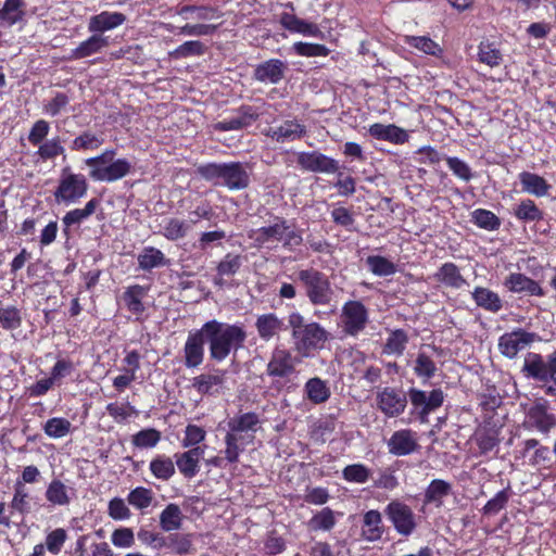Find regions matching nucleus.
Segmentation results:
<instances>
[{"label":"nucleus","mask_w":556,"mask_h":556,"mask_svg":"<svg viewBox=\"0 0 556 556\" xmlns=\"http://www.w3.org/2000/svg\"><path fill=\"white\" fill-rule=\"evenodd\" d=\"M203 333L208 344L210 359L224 362L232 352L243 348L247 332L242 325L212 319L203 324Z\"/></svg>","instance_id":"1"},{"label":"nucleus","mask_w":556,"mask_h":556,"mask_svg":"<svg viewBox=\"0 0 556 556\" xmlns=\"http://www.w3.org/2000/svg\"><path fill=\"white\" fill-rule=\"evenodd\" d=\"M294 349L302 355L321 350L330 338V333L318 323H306L299 312H292L288 317Z\"/></svg>","instance_id":"2"},{"label":"nucleus","mask_w":556,"mask_h":556,"mask_svg":"<svg viewBox=\"0 0 556 556\" xmlns=\"http://www.w3.org/2000/svg\"><path fill=\"white\" fill-rule=\"evenodd\" d=\"M298 281L304 290L308 302L314 306H331L336 311L334 290L329 277L313 267L301 269L296 274Z\"/></svg>","instance_id":"3"},{"label":"nucleus","mask_w":556,"mask_h":556,"mask_svg":"<svg viewBox=\"0 0 556 556\" xmlns=\"http://www.w3.org/2000/svg\"><path fill=\"white\" fill-rule=\"evenodd\" d=\"M115 150L106 149L100 155L85 160L90 167V178L94 181L114 182L126 177L132 165L126 159H115Z\"/></svg>","instance_id":"4"},{"label":"nucleus","mask_w":556,"mask_h":556,"mask_svg":"<svg viewBox=\"0 0 556 556\" xmlns=\"http://www.w3.org/2000/svg\"><path fill=\"white\" fill-rule=\"evenodd\" d=\"M268 376L279 378L274 382L277 390L295 388L296 370L291 353L287 350H275L266 366Z\"/></svg>","instance_id":"5"},{"label":"nucleus","mask_w":556,"mask_h":556,"mask_svg":"<svg viewBox=\"0 0 556 556\" xmlns=\"http://www.w3.org/2000/svg\"><path fill=\"white\" fill-rule=\"evenodd\" d=\"M521 374L527 379L556 384V351L545 356L535 352L527 353Z\"/></svg>","instance_id":"6"},{"label":"nucleus","mask_w":556,"mask_h":556,"mask_svg":"<svg viewBox=\"0 0 556 556\" xmlns=\"http://www.w3.org/2000/svg\"><path fill=\"white\" fill-rule=\"evenodd\" d=\"M88 181L83 174H74L70 167H64L61 172L59 185L53 192L58 204H76L87 194Z\"/></svg>","instance_id":"7"},{"label":"nucleus","mask_w":556,"mask_h":556,"mask_svg":"<svg viewBox=\"0 0 556 556\" xmlns=\"http://www.w3.org/2000/svg\"><path fill=\"white\" fill-rule=\"evenodd\" d=\"M395 531L403 536H409L417 528L416 515L405 503L393 500L383 510Z\"/></svg>","instance_id":"8"},{"label":"nucleus","mask_w":556,"mask_h":556,"mask_svg":"<svg viewBox=\"0 0 556 556\" xmlns=\"http://www.w3.org/2000/svg\"><path fill=\"white\" fill-rule=\"evenodd\" d=\"M342 329L346 336L356 337L367 326L369 314L361 301H348L341 311Z\"/></svg>","instance_id":"9"},{"label":"nucleus","mask_w":556,"mask_h":556,"mask_svg":"<svg viewBox=\"0 0 556 556\" xmlns=\"http://www.w3.org/2000/svg\"><path fill=\"white\" fill-rule=\"evenodd\" d=\"M539 341H541V337L538 333L517 328L500 337L498 351L503 356L513 359L520 351Z\"/></svg>","instance_id":"10"},{"label":"nucleus","mask_w":556,"mask_h":556,"mask_svg":"<svg viewBox=\"0 0 556 556\" xmlns=\"http://www.w3.org/2000/svg\"><path fill=\"white\" fill-rule=\"evenodd\" d=\"M298 165L307 172L333 174L339 169V162L318 151L300 152L296 156Z\"/></svg>","instance_id":"11"},{"label":"nucleus","mask_w":556,"mask_h":556,"mask_svg":"<svg viewBox=\"0 0 556 556\" xmlns=\"http://www.w3.org/2000/svg\"><path fill=\"white\" fill-rule=\"evenodd\" d=\"M406 405L407 395L401 390L386 387L377 394V406L388 417L400 416Z\"/></svg>","instance_id":"12"},{"label":"nucleus","mask_w":556,"mask_h":556,"mask_svg":"<svg viewBox=\"0 0 556 556\" xmlns=\"http://www.w3.org/2000/svg\"><path fill=\"white\" fill-rule=\"evenodd\" d=\"M207 343L203 327L189 331L184 346V364L187 368H197L204 361V345Z\"/></svg>","instance_id":"13"},{"label":"nucleus","mask_w":556,"mask_h":556,"mask_svg":"<svg viewBox=\"0 0 556 556\" xmlns=\"http://www.w3.org/2000/svg\"><path fill=\"white\" fill-rule=\"evenodd\" d=\"M288 71V64L279 59H269L257 64L253 78L262 84L278 85Z\"/></svg>","instance_id":"14"},{"label":"nucleus","mask_w":556,"mask_h":556,"mask_svg":"<svg viewBox=\"0 0 556 556\" xmlns=\"http://www.w3.org/2000/svg\"><path fill=\"white\" fill-rule=\"evenodd\" d=\"M254 326L258 338L264 342L279 338L280 333L286 330L285 320L275 313L257 315Z\"/></svg>","instance_id":"15"},{"label":"nucleus","mask_w":556,"mask_h":556,"mask_svg":"<svg viewBox=\"0 0 556 556\" xmlns=\"http://www.w3.org/2000/svg\"><path fill=\"white\" fill-rule=\"evenodd\" d=\"M504 287L513 293L528 296H544L545 291L540 283L521 273H510L504 280Z\"/></svg>","instance_id":"16"},{"label":"nucleus","mask_w":556,"mask_h":556,"mask_svg":"<svg viewBox=\"0 0 556 556\" xmlns=\"http://www.w3.org/2000/svg\"><path fill=\"white\" fill-rule=\"evenodd\" d=\"M251 168L248 163L225 162V188L243 190L250 185Z\"/></svg>","instance_id":"17"},{"label":"nucleus","mask_w":556,"mask_h":556,"mask_svg":"<svg viewBox=\"0 0 556 556\" xmlns=\"http://www.w3.org/2000/svg\"><path fill=\"white\" fill-rule=\"evenodd\" d=\"M416 433L409 429L395 431L388 441V448L392 455L405 456L418 448Z\"/></svg>","instance_id":"18"},{"label":"nucleus","mask_w":556,"mask_h":556,"mask_svg":"<svg viewBox=\"0 0 556 556\" xmlns=\"http://www.w3.org/2000/svg\"><path fill=\"white\" fill-rule=\"evenodd\" d=\"M280 25L290 33L301 34L308 37H323V31L317 24L298 17L292 12H282L279 15Z\"/></svg>","instance_id":"19"},{"label":"nucleus","mask_w":556,"mask_h":556,"mask_svg":"<svg viewBox=\"0 0 556 556\" xmlns=\"http://www.w3.org/2000/svg\"><path fill=\"white\" fill-rule=\"evenodd\" d=\"M126 20V15L121 12L103 11L89 18L88 31L103 35L105 31L119 27Z\"/></svg>","instance_id":"20"},{"label":"nucleus","mask_w":556,"mask_h":556,"mask_svg":"<svg viewBox=\"0 0 556 556\" xmlns=\"http://www.w3.org/2000/svg\"><path fill=\"white\" fill-rule=\"evenodd\" d=\"M287 232V220L280 216H274V223L263 226L254 231V240L257 245L263 247L270 242L282 241Z\"/></svg>","instance_id":"21"},{"label":"nucleus","mask_w":556,"mask_h":556,"mask_svg":"<svg viewBox=\"0 0 556 556\" xmlns=\"http://www.w3.org/2000/svg\"><path fill=\"white\" fill-rule=\"evenodd\" d=\"M306 128L295 119L285 121L280 126L270 127L265 135L277 142L293 141L304 137Z\"/></svg>","instance_id":"22"},{"label":"nucleus","mask_w":556,"mask_h":556,"mask_svg":"<svg viewBox=\"0 0 556 556\" xmlns=\"http://www.w3.org/2000/svg\"><path fill=\"white\" fill-rule=\"evenodd\" d=\"M109 38L100 35L92 34L86 40L81 41L75 49L71 50L70 59L81 60L93 54L100 53L103 49L109 47Z\"/></svg>","instance_id":"23"},{"label":"nucleus","mask_w":556,"mask_h":556,"mask_svg":"<svg viewBox=\"0 0 556 556\" xmlns=\"http://www.w3.org/2000/svg\"><path fill=\"white\" fill-rule=\"evenodd\" d=\"M368 132L375 139L390 141L395 144H403L409 138L406 130L394 124L375 123L369 126Z\"/></svg>","instance_id":"24"},{"label":"nucleus","mask_w":556,"mask_h":556,"mask_svg":"<svg viewBox=\"0 0 556 556\" xmlns=\"http://www.w3.org/2000/svg\"><path fill=\"white\" fill-rule=\"evenodd\" d=\"M99 206V200L92 198L89 200L84 208H74L68 211L62 218L63 233L68 239L71 237V227L74 225H80L88 219Z\"/></svg>","instance_id":"25"},{"label":"nucleus","mask_w":556,"mask_h":556,"mask_svg":"<svg viewBox=\"0 0 556 556\" xmlns=\"http://www.w3.org/2000/svg\"><path fill=\"white\" fill-rule=\"evenodd\" d=\"M384 533L381 513L371 509L364 514L362 526V538L367 542H376L381 540Z\"/></svg>","instance_id":"26"},{"label":"nucleus","mask_w":556,"mask_h":556,"mask_svg":"<svg viewBox=\"0 0 556 556\" xmlns=\"http://www.w3.org/2000/svg\"><path fill=\"white\" fill-rule=\"evenodd\" d=\"M45 496L51 506H67L75 497V490L66 486L60 479H53L48 484Z\"/></svg>","instance_id":"27"},{"label":"nucleus","mask_w":556,"mask_h":556,"mask_svg":"<svg viewBox=\"0 0 556 556\" xmlns=\"http://www.w3.org/2000/svg\"><path fill=\"white\" fill-rule=\"evenodd\" d=\"M518 178L523 192L536 198H542L548 194L551 185L542 176L530 172H521L518 175Z\"/></svg>","instance_id":"28"},{"label":"nucleus","mask_w":556,"mask_h":556,"mask_svg":"<svg viewBox=\"0 0 556 556\" xmlns=\"http://www.w3.org/2000/svg\"><path fill=\"white\" fill-rule=\"evenodd\" d=\"M226 370L214 369L213 372L201 374L192 379V388L200 394H213L215 388L225 382Z\"/></svg>","instance_id":"29"},{"label":"nucleus","mask_w":556,"mask_h":556,"mask_svg":"<svg viewBox=\"0 0 556 556\" xmlns=\"http://www.w3.org/2000/svg\"><path fill=\"white\" fill-rule=\"evenodd\" d=\"M435 281L452 289H460L467 285L466 279L460 274L459 268L452 262L444 263L433 275Z\"/></svg>","instance_id":"30"},{"label":"nucleus","mask_w":556,"mask_h":556,"mask_svg":"<svg viewBox=\"0 0 556 556\" xmlns=\"http://www.w3.org/2000/svg\"><path fill=\"white\" fill-rule=\"evenodd\" d=\"M165 548L179 556L190 555L194 552L192 533L169 532L165 538Z\"/></svg>","instance_id":"31"},{"label":"nucleus","mask_w":556,"mask_h":556,"mask_svg":"<svg viewBox=\"0 0 556 556\" xmlns=\"http://www.w3.org/2000/svg\"><path fill=\"white\" fill-rule=\"evenodd\" d=\"M529 420L532 427L538 431L547 434L551 429L556 425L555 416L547 413L544 404L538 403L533 405L528 412Z\"/></svg>","instance_id":"32"},{"label":"nucleus","mask_w":556,"mask_h":556,"mask_svg":"<svg viewBox=\"0 0 556 556\" xmlns=\"http://www.w3.org/2000/svg\"><path fill=\"white\" fill-rule=\"evenodd\" d=\"M471 296L477 306L488 312L497 313L503 308V301L500 295L488 288L476 287Z\"/></svg>","instance_id":"33"},{"label":"nucleus","mask_w":556,"mask_h":556,"mask_svg":"<svg viewBox=\"0 0 556 556\" xmlns=\"http://www.w3.org/2000/svg\"><path fill=\"white\" fill-rule=\"evenodd\" d=\"M26 3L24 0H4L0 9V21L4 26L11 27L25 17Z\"/></svg>","instance_id":"34"},{"label":"nucleus","mask_w":556,"mask_h":556,"mask_svg":"<svg viewBox=\"0 0 556 556\" xmlns=\"http://www.w3.org/2000/svg\"><path fill=\"white\" fill-rule=\"evenodd\" d=\"M514 216L522 223H536L544 219V212L531 199H523L513 207Z\"/></svg>","instance_id":"35"},{"label":"nucleus","mask_w":556,"mask_h":556,"mask_svg":"<svg viewBox=\"0 0 556 556\" xmlns=\"http://www.w3.org/2000/svg\"><path fill=\"white\" fill-rule=\"evenodd\" d=\"M138 266L144 271L168 265L164 253L154 247H144L137 256Z\"/></svg>","instance_id":"36"},{"label":"nucleus","mask_w":556,"mask_h":556,"mask_svg":"<svg viewBox=\"0 0 556 556\" xmlns=\"http://www.w3.org/2000/svg\"><path fill=\"white\" fill-rule=\"evenodd\" d=\"M304 392L307 399L314 404H321L329 400L331 395L330 388L327 382L319 377L311 378L304 386Z\"/></svg>","instance_id":"37"},{"label":"nucleus","mask_w":556,"mask_h":556,"mask_svg":"<svg viewBox=\"0 0 556 556\" xmlns=\"http://www.w3.org/2000/svg\"><path fill=\"white\" fill-rule=\"evenodd\" d=\"M195 173L202 179L212 182L214 186L225 187V162L201 164L197 166Z\"/></svg>","instance_id":"38"},{"label":"nucleus","mask_w":556,"mask_h":556,"mask_svg":"<svg viewBox=\"0 0 556 556\" xmlns=\"http://www.w3.org/2000/svg\"><path fill=\"white\" fill-rule=\"evenodd\" d=\"M182 525V513L177 504H168L160 514V527L165 532L177 531Z\"/></svg>","instance_id":"39"},{"label":"nucleus","mask_w":556,"mask_h":556,"mask_svg":"<svg viewBox=\"0 0 556 556\" xmlns=\"http://www.w3.org/2000/svg\"><path fill=\"white\" fill-rule=\"evenodd\" d=\"M148 289L140 285H132L123 293L124 302L127 308L135 315H141L144 312L142 299L147 295Z\"/></svg>","instance_id":"40"},{"label":"nucleus","mask_w":556,"mask_h":556,"mask_svg":"<svg viewBox=\"0 0 556 556\" xmlns=\"http://www.w3.org/2000/svg\"><path fill=\"white\" fill-rule=\"evenodd\" d=\"M340 513L333 511L330 507H324L313 515L308 521V527L313 531H330L337 523V516Z\"/></svg>","instance_id":"41"},{"label":"nucleus","mask_w":556,"mask_h":556,"mask_svg":"<svg viewBox=\"0 0 556 556\" xmlns=\"http://www.w3.org/2000/svg\"><path fill=\"white\" fill-rule=\"evenodd\" d=\"M10 507L12 509V515L17 513L22 516H25L31 511L30 497L27 492V489L21 481H16L14 485V495L11 501Z\"/></svg>","instance_id":"42"},{"label":"nucleus","mask_w":556,"mask_h":556,"mask_svg":"<svg viewBox=\"0 0 556 556\" xmlns=\"http://www.w3.org/2000/svg\"><path fill=\"white\" fill-rule=\"evenodd\" d=\"M150 471L160 480L168 481L175 475V464L165 455H157L150 462Z\"/></svg>","instance_id":"43"},{"label":"nucleus","mask_w":556,"mask_h":556,"mask_svg":"<svg viewBox=\"0 0 556 556\" xmlns=\"http://www.w3.org/2000/svg\"><path fill=\"white\" fill-rule=\"evenodd\" d=\"M452 491V485L441 479H434L430 482L425 492V503H434L437 506L442 505V498L447 496Z\"/></svg>","instance_id":"44"},{"label":"nucleus","mask_w":556,"mask_h":556,"mask_svg":"<svg viewBox=\"0 0 556 556\" xmlns=\"http://www.w3.org/2000/svg\"><path fill=\"white\" fill-rule=\"evenodd\" d=\"M261 420L256 413L249 412L229 419L228 428L232 431L256 432Z\"/></svg>","instance_id":"45"},{"label":"nucleus","mask_w":556,"mask_h":556,"mask_svg":"<svg viewBox=\"0 0 556 556\" xmlns=\"http://www.w3.org/2000/svg\"><path fill=\"white\" fill-rule=\"evenodd\" d=\"M64 154L65 149L62 146V141L59 136H55L51 139H47L46 141L40 143L36 152V155L42 161L53 160L59 155Z\"/></svg>","instance_id":"46"},{"label":"nucleus","mask_w":556,"mask_h":556,"mask_svg":"<svg viewBox=\"0 0 556 556\" xmlns=\"http://www.w3.org/2000/svg\"><path fill=\"white\" fill-rule=\"evenodd\" d=\"M72 424L63 417H53L48 419L42 429L45 433L52 439H61L71 432Z\"/></svg>","instance_id":"47"},{"label":"nucleus","mask_w":556,"mask_h":556,"mask_svg":"<svg viewBox=\"0 0 556 556\" xmlns=\"http://www.w3.org/2000/svg\"><path fill=\"white\" fill-rule=\"evenodd\" d=\"M414 374L424 380H430L437 372V365L425 352H419L414 362Z\"/></svg>","instance_id":"48"},{"label":"nucleus","mask_w":556,"mask_h":556,"mask_svg":"<svg viewBox=\"0 0 556 556\" xmlns=\"http://www.w3.org/2000/svg\"><path fill=\"white\" fill-rule=\"evenodd\" d=\"M178 15L182 16L185 20L192 18L207 21L218 18V11L212 7H195V5H184L178 9Z\"/></svg>","instance_id":"49"},{"label":"nucleus","mask_w":556,"mask_h":556,"mask_svg":"<svg viewBox=\"0 0 556 556\" xmlns=\"http://www.w3.org/2000/svg\"><path fill=\"white\" fill-rule=\"evenodd\" d=\"M189 226L185 220L178 218H167L164 222L161 233L169 241H177L186 237Z\"/></svg>","instance_id":"50"},{"label":"nucleus","mask_w":556,"mask_h":556,"mask_svg":"<svg viewBox=\"0 0 556 556\" xmlns=\"http://www.w3.org/2000/svg\"><path fill=\"white\" fill-rule=\"evenodd\" d=\"M472 222L479 228L493 231L501 227V219L491 211L477 208L471 213Z\"/></svg>","instance_id":"51"},{"label":"nucleus","mask_w":556,"mask_h":556,"mask_svg":"<svg viewBox=\"0 0 556 556\" xmlns=\"http://www.w3.org/2000/svg\"><path fill=\"white\" fill-rule=\"evenodd\" d=\"M366 263L371 273L379 277L391 276L396 273L395 264L380 255L368 256Z\"/></svg>","instance_id":"52"},{"label":"nucleus","mask_w":556,"mask_h":556,"mask_svg":"<svg viewBox=\"0 0 556 556\" xmlns=\"http://www.w3.org/2000/svg\"><path fill=\"white\" fill-rule=\"evenodd\" d=\"M103 138L99 137L92 131H83L71 142V149L73 151L80 150H96L103 144Z\"/></svg>","instance_id":"53"},{"label":"nucleus","mask_w":556,"mask_h":556,"mask_svg":"<svg viewBox=\"0 0 556 556\" xmlns=\"http://www.w3.org/2000/svg\"><path fill=\"white\" fill-rule=\"evenodd\" d=\"M370 475V469L364 464L348 465L342 470V477L345 481L358 484L366 483Z\"/></svg>","instance_id":"54"},{"label":"nucleus","mask_w":556,"mask_h":556,"mask_svg":"<svg viewBox=\"0 0 556 556\" xmlns=\"http://www.w3.org/2000/svg\"><path fill=\"white\" fill-rule=\"evenodd\" d=\"M161 440V432L154 428L140 430L132 435L131 443L139 448L154 447Z\"/></svg>","instance_id":"55"},{"label":"nucleus","mask_w":556,"mask_h":556,"mask_svg":"<svg viewBox=\"0 0 556 556\" xmlns=\"http://www.w3.org/2000/svg\"><path fill=\"white\" fill-rule=\"evenodd\" d=\"M22 320V314L17 307L9 305L0 308V325L4 330L20 328Z\"/></svg>","instance_id":"56"},{"label":"nucleus","mask_w":556,"mask_h":556,"mask_svg":"<svg viewBox=\"0 0 556 556\" xmlns=\"http://www.w3.org/2000/svg\"><path fill=\"white\" fill-rule=\"evenodd\" d=\"M128 503L137 509L148 508L153 501V492L143 486H137L131 490L127 496Z\"/></svg>","instance_id":"57"},{"label":"nucleus","mask_w":556,"mask_h":556,"mask_svg":"<svg viewBox=\"0 0 556 556\" xmlns=\"http://www.w3.org/2000/svg\"><path fill=\"white\" fill-rule=\"evenodd\" d=\"M478 56L480 62L491 67L497 66L502 62L501 51L490 42H480Z\"/></svg>","instance_id":"58"},{"label":"nucleus","mask_w":556,"mask_h":556,"mask_svg":"<svg viewBox=\"0 0 556 556\" xmlns=\"http://www.w3.org/2000/svg\"><path fill=\"white\" fill-rule=\"evenodd\" d=\"M408 342L407 333L403 329H396L391 332L386 342L388 353L402 355Z\"/></svg>","instance_id":"59"},{"label":"nucleus","mask_w":556,"mask_h":556,"mask_svg":"<svg viewBox=\"0 0 556 556\" xmlns=\"http://www.w3.org/2000/svg\"><path fill=\"white\" fill-rule=\"evenodd\" d=\"M175 459L178 470L185 478L191 479L195 477L200 470L199 463L185 452L175 454Z\"/></svg>","instance_id":"60"},{"label":"nucleus","mask_w":556,"mask_h":556,"mask_svg":"<svg viewBox=\"0 0 556 556\" xmlns=\"http://www.w3.org/2000/svg\"><path fill=\"white\" fill-rule=\"evenodd\" d=\"M205 50V46L201 41L190 40L177 47L172 52V56L175 59H184L189 56L203 55Z\"/></svg>","instance_id":"61"},{"label":"nucleus","mask_w":556,"mask_h":556,"mask_svg":"<svg viewBox=\"0 0 556 556\" xmlns=\"http://www.w3.org/2000/svg\"><path fill=\"white\" fill-rule=\"evenodd\" d=\"M510 486L497 492L493 498L486 502L482 510L484 515H495L502 510L509 501Z\"/></svg>","instance_id":"62"},{"label":"nucleus","mask_w":556,"mask_h":556,"mask_svg":"<svg viewBox=\"0 0 556 556\" xmlns=\"http://www.w3.org/2000/svg\"><path fill=\"white\" fill-rule=\"evenodd\" d=\"M408 45L422 51L426 54L439 55L442 52L440 46L431 38L426 36H413L407 40Z\"/></svg>","instance_id":"63"},{"label":"nucleus","mask_w":556,"mask_h":556,"mask_svg":"<svg viewBox=\"0 0 556 556\" xmlns=\"http://www.w3.org/2000/svg\"><path fill=\"white\" fill-rule=\"evenodd\" d=\"M242 265V257L238 254L227 253L217 265L219 276H233Z\"/></svg>","instance_id":"64"}]
</instances>
